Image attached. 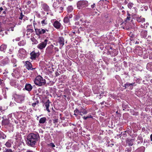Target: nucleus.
<instances>
[{"instance_id": "33", "label": "nucleus", "mask_w": 152, "mask_h": 152, "mask_svg": "<svg viewBox=\"0 0 152 152\" xmlns=\"http://www.w3.org/2000/svg\"><path fill=\"white\" fill-rule=\"evenodd\" d=\"M46 118L45 117H43L40 119L39 122L40 124H44L46 122Z\"/></svg>"}, {"instance_id": "51", "label": "nucleus", "mask_w": 152, "mask_h": 152, "mask_svg": "<svg viewBox=\"0 0 152 152\" xmlns=\"http://www.w3.org/2000/svg\"><path fill=\"white\" fill-rule=\"evenodd\" d=\"M39 102V101L38 100H36L35 102L32 103V105L33 107H35L38 104Z\"/></svg>"}, {"instance_id": "41", "label": "nucleus", "mask_w": 152, "mask_h": 152, "mask_svg": "<svg viewBox=\"0 0 152 152\" xmlns=\"http://www.w3.org/2000/svg\"><path fill=\"white\" fill-rule=\"evenodd\" d=\"M6 136L2 132L0 131V139H5Z\"/></svg>"}, {"instance_id": "4", "label": "nucleus", "mask_w": 152, "mask_h": 152, "mask_svg": "<svg viewBox=\"0 0 152 152\" xmlns=\"http://www.w3.org/2000/svg\"><path fill=\"white\" fill-rule=\"evenodd\" d=\"M27 54L25 50L21 48L18 51V56L20 58L23 59L27 57Z\"/></svg>"}, {"instance_id": "53", "label": "nucleus", "mask_w": 152, "mask_h": 152, "mask_svg": "<svg viewBox=\"0 0 152 152\" xmlns=\"http://www.w3.org/2000/svg\"><path fill=\"white\" fill-rule=\"evenodd\" d=\"M2 93L3 94V95L4 96V98H6V90L5 89H2Z\"/></svg>"}, {"instance_id": "11", "label": "nucleus", "mask_w": 152, "mask_h": 152, "mask_svg": "<svg viewBox=\"0 0 152 152\" xmlns=\"http://www.w3.org/2000/svg\"><path fill=\"white\" fill-rule=\"evenodd\" d=\"M147 35V31L146 30H142L140 33V36L142 38H146L147 41L151 38V36L148 35V37L146 38Z\"/></svg>"}, {"instance_id": "39", "label": "nucleus", "mask_w": 152, "mask_h": 152, "mask_svg": "<svg viewBox=\"0 0 152 152\" xmlns=\"http://www.w3.org/2000/svg\"><path fill=\"white\" fill-rule=\"evenodd\" d=\"M64 10V7H60L59 6L57 9H56L57 11H58L59 13H61Z\"/></svg>"}, {"instance_id": "14", "label": "nucleus", "mask_w": 152, "mask_h": 152, "mask_svg": "<svg viewBox=\"0 0 152 152\" xmlns=\"http://www.w3.org/2000/svg\"><path fill=\"white\" fill-rule=\"evenodd\" d=\"M15 101L18 103H20L24 100V97L21 95H17L15 98Z\"/></svg>"}, {"instance_id": "9", "label": "nucleus", "mask_w": 152, "mask_h": 152, "mask_svg": "<svg viewBox=\"0 0 152 152\" xmlns=\"http://www.w3.org/2000/svg\"><path fill=\"white\" fill-rule=\"evenodd\" d=\"M134 52L136 54L140 56L142 55L143 53L142 48L139 46H137L135 47Z\"/></svg>"}, {"instance_id": "6", "label": "nucleus", "mask_w": 152, "mask_h": 152, "mask_svg": "<svg viewBox=\"0 0 152 152\" xmlns=\"http://www.w3.org/2000/svg\"><path fill=\"white\" fill-rule=\"evenodd\" d=\"M15 138L16 140L15 143L16 145L20 146L22 144L23 140L21 135L19 134H17Z\"/></svg>"}, {"instance_id": "56", "label": "nucleus", "mask_w": 152, "mask_h": 152, "mask_svg": "<svg viewBox=\"0 0 152 152\" xmlns=\"http://www.w3.org/2000/svg\"><path fill=\"white\" fill-rule=\"evenodd\" d=\"M137 140L140 141V142H142L143 141L142 138L140 136H138L137 138Z\"/></svg>"}, {"instance_id": "42", "label": "nucleus", "mask_w": 152, "mask_h": 152, "mask_svg": "<svg viewBox=\"0 0 152 152\" xmlns=\"http://www.w3.org/2000/svg\"><path fill=\"white\" fill-rule=\"evenodd\" d=\"M11 61L12 63L13 64V66L15 67V66H16L17 65H16V64L17 62V61L16 59L13 58H12V59H11Z\"/></svg>"}, {"instance_id": "40", "label": "nucleus", "mask_w": 152, "mask_h": 152, "mask_svg": "<svg viewBox=\"0 0 152 152\" xmlns=\"http://www.w3.org/2000/svg\"><path fill=\"white\" fill-rule=\"evenodd\" d=\"M12 141L11 140H9L5 143L6 146L7 147H10L11 146Z\"/></svg>"}, {"instance_id": "2", "label": "nucleus", "mask_w": 152, "mask_h": 152, "mask_svg": "<svg viewBox=\"0 0 152 152\" xmlns=\"http://www.w3.org/2000/svg\"><path fill=\"white\" fill-rule=\"evenodd\" d=\"M34 83L36 85L41 86L46 83V80L40 75L37 76L34 79Z\"/></svg>"}, {"instance_id": "31", "label": "nucleus", "mask_w": 152, "mask_h": 152, "mask_svg": "<svg viewBox=\"0 0 152 152\" xmlns=\"http://www.w3.org/2000/svg\"><path fill=\"white\" fill-rule=\"evenodd\" d=\"M91 9H88L90 12H91L93 10H95L96 9V4L94 3H93L92 4H91Z\"/></svg>"}, {"instance_id": "21", "label": "nucleus", "mask_w": 152, "mask_h": 152, "mask_svg": "<svg viewBox=\"0 0 152 152\" xmlns=\"http://www.w3.org/2000/svg\"><path fill=\"white\" fill-rule=\"evenodd\" d=\"M41 7L42 9L46 12H49L50 10L49 6L46 4L44 3L42 4Z\"/></svg>"}, {"instance_id": "7", "label": "nucleus", "mask_w": 152, "mask_h": 152, "mask_svg": "<svg viewBox=\"0 0 152 152\" xmlns=\"http://www.w3.org/2000/svg\"><path fill=\"white\" fill-rule=\"evenodd\" d=\"M35 30L36 34L39 36L45 34L46 31L48 32V30L47 29H45L42 28H35Z\"/></svg>"}, {"instance_id": "58", "label": "nucleus", "mask_w": 152, "mask_h": 152, "mask_svg": "<svg viewBox=\"0 0 152 152\" xmlns=\"http://www.w3.org/2000/svg\"><path fill=\"white\" fill-rule=\"evenodd\" d=\"M31 33H29V32L28 33L27 32H26V37L28 38H29L31 36Z\"/></svg>"}, {"instance_id": "29", "label": "nucleus", "mask_w": 152, "mask_h": 152, "mask_svg": "<svg viewBox=\"0 0 152 152\" xmlns=\"http://www.w3.org/2000/svg\"><path fill=\"white\" fill-rule=\"evenodd\" d=\"M18 75V72L16 69H14L13 72L12 73V75L14 77H17Z\"/></svg>"}, {"instance_id": "44", "label": "nucleus", "mask_w": 152, "mask_h": 152, "mask_svg": "<svg viewBox=\"0 0 152 152\" xmlns=\"http://www.w3.org/2000/svg\"><path fill=\"white\" fill-rule=\"evenodd\" d=\"M10 84L11 86L13 87H15L16 86V82L14 80H10Z\"/></svg>"}, {"instance_id": "61", "label": "nucleus", "mask_w": 152, "mask_h": 152, "mask_svg": "<svg viewBox=\"0 0 152 152\" xmlns=\"http://www.w3.org/2000/svg\"><path fill=\"white\" fill-rule=\"evenodd\" d=\"M7 108L4 107L0 106V110L1 111H3L6 110Z\"/></svg>"}, {"instance_id": "45", "label": "nucleus", "mask_w": 152, "mask_h": 152, "mask_svg": "<svg viewBox=\"0 0 152 152\" xmlns=\"http://www.w3.org/2000/svg\"><path fill=\"white\" fill-rule=\"evenodd\" d=\"M18 45L20 46H23L26 44L25 40H22L18 43Z\"/></svg>"}, {"instance_id": "26", "label": "nucleus", "mask_w": 152, "mask_h": 152, "mask_svg": "<svg viewBox=\"0 0 152 152\" xmlns=\"http://www.w3.org/2000/svg\"><path fill=\"white\" fill-rule=\"evenodd\" d=\"M13 115L14 117L17 120H18L21 117V115L18 112H16L14 113L13 114Z\"/></svg>"}, {"instance_id": "59", "label": "nucleus", "mask_w": 152, "mask_h": 152, "mask_svg": "<svg viewBox=\"0 0 152 152\" xmlns=\"http://www.w3.org/2000/svg\"><path fill=\"white\" fill-rule=\"evenodd\" d=\"M4 31V30L3 31L2 30V29L1 28V27L0 25V32H1V33H0V34H1L2 35V36H3V35H4L3 31Z\"/></svg>"}, {"instance_id": "18", "label": "nucleus", "mask_w": 152, "mask_h": 152, "mask_svg": "<svg viewBox=\"0 0 152 152\" xmlns=\"http://www.w3.org/2000/svg\"><path fill=\"white\" fill-rule=\"evenodd\" d=\"M44 139L47 142H50L52 141V139L50 134L48 133H47L45 134Z\"/></svg>"}, {"instance_id": "47", "label": "nucleus", "mask_w": 152, "mask_h": 152, "mask_svg": "<svg viewBox=\"0 0 152 152\" xmlns=\"http://www.w3.org/2000/svg\"><path fill=\"white\" fill-rule=\"evenodd\" d=\"M19 110H20V112H22L23 111H24L26 109V106H23L21 107H19Z\"/></svg>"}, {"instance_id": "37", "label": "nucleus", "mask_w": 152, "mask_h": 152, "mask_svg": "<svg viewBox=\"0 0 152 152\" xmlns=\"http://www.w3.org/2000/svg\"><path fill=\"white\" fill-rule=\"evenodd\" d=\"M46 17L44 18L43 20L41 21V23L42 26H44L47 24V21Z\"/></svg>"}, {"instance_id": "5", "label": "nucleus", "mask_w": 152, "mask_h": 152, "mask_svg": "<svg viewBox=\"0 0 152 152\" xmlns=\"http://www.w3.org/2000/svg\"><path fill=\"white\" fill-rule=\"evenodd\" d=\"M88 5V2L86 0L80 1H78L77 3V8L79 9L86 7Z\"/></svg>"}, {"instance_id": "8", "label": "nucleus", "mask_w": 152, "mask_h": 152, "mask_svg": "<svg viewBox=\"0 0 152 152\" xmlns=\"http://www.w3.org/2000/svg\"><path fill=\"white\" fill-rule=\"evenodd\" d=\"M48 40L45 39L44 40V41L38 44L37 46V48L40 50H43L46 46L47 44Z\"/></svg>"}, {"instance_id": "17", "label": "nucleus", "mask_w": 152, "mask_h": 152, "mask_svg": "<svg viewBox=\"0 0 152 152\" xmlns=\"http://www.w3.org/2000/svg\"><path fill=\"white\" fill-rule=\"evenodd\" d=\"M9 61L10 60L7 57L1 61L0 65L1 66H5L7 64Z\"/></svg>"}, {"instance_id": "60", "label": "nucleus", "mask_w": 152, "mask_h": 152, "mask_svg": "<svg viewBox=\"0 0 152 152\" xmlns=\"http://www.w3.org/2000/svg\"><path fill=\"white\" fill-rule=\"evenodd\" d=\"M133 4L132 3H129L128 4V7L129 9H131L133 6Z\"/></svg>"}, {"instance_id": "35", "label": "nucleus", "mask_w": 152, "mask_h": 152, "mask_svg": "<svg viewBox=\"0 0 152 152\" xmlns=\"http://www.w3.org/2000/svg\"><path fill=\"white\" fill-rule=\"evenodd\" d=\"M7 48V46L5 45H2L0 47V50L1 51L5 52Z\"/></svg>"}, {"instance_id": "55", "label": "nucleus", "mask_w": 152, "mask_h": 152, "mask_svg": "<svg viewBox=\"0 0 152 152\" xmlns=\"http://www.w3.org/2000/svg\"><path fill=\"white\" fill-rule=\"evenodd\" d=\"M80 18V17L79 15H76L74 18V20L75 21L78 20Z\"/></svg>"}, {"instance_id": "57", "label": "nucleus", "mask_w": 152, "mask_h": 152, "mask_svg": "<svg viewBox=\"0 0 152 152\" xmlns=\"http://www.w3.org/2000/svg\"><path fill=\"white\" fill-rule=\"evenodd\" d=\"M33 31V29L32 28H27L26 32L28 33L29 32V33H31Z\"/></svg>"}, {"instance_id": "16", "label": "nucleus", "mask_w": 152, "mask_h": 152, "mask_svg": "<svg viewBox=\"0 0 152 152\" xmlns=\"http://www.w3.org/2000/svg\"><path fill=\"white\" fill-rule=\"evenodd\" d=\"M30 55L31 59L34 60H35L36 58L38 57L39 56V54L38 53H35L34 51L30 53Z\"/></svg>"}, {"instance_id": "22", "label": "nucleus", "mask_w": 152, "mask_h": 152, "mask_svg": "<svg viewBox=\"0 0 152 152\" xmlns=\"http://www.w3.org/2000/svg\"><path fill=\"white\" fill-rule=\"evenodd\" d=\"M19 19L20 20H23V22L28 20V18L23 15L22 12L20 13V15L19 17Z\"/></svg>"}, {"instance_id": "52", "label": "nucleus", "mask_w": 152, "mask_h": 152, "mask_svg": "<svg viewBox=\"0 0 152 152\" xmlns=\"http://www.w3.org/2000/svg\"><path fill=\"white\" fill-rule=\"evenodd\" d=\"M148 52L149 53V58L152 59V50H148Z\"/></svg>"}, {"instance_id": "27", "label": "nucleus", "mask_w": 152, "mask_h": 152, "mask_svg": "<svg viewBox=\"0 0 152 152\" xmlns=\"http://www.w3.org/2000/svg\"><path fill=\"white\" fill-rule=\"evenodd\" d=\"M47 143V147L50 148L54 149V148L56 146L55 144L52 142H48Z\"/></svg>"}, {"instance_id": "19", "label": "nucleus", "mask_w": 152, "mask_h": 152, "mask_svg": "<svg viewBox=\"0 0 152 152\" xmlns=\"http://www.w3.org/2000/svg\"><path fill=\"white\" fill-rule=\"evenodd\" d=\"M85 56L87 58L91 61H92L94 60V55L91 54V53L90 52L86 54Z\"/></svg>"}, {"instance_id": "50", "label": "nucleus", "mask_w": 152, "mask_h": 152, "mask_svg": "<svg viewBox=\"0 0 152 152\" xmlns=\"http://www.w3.org/2000/svg\"><path fill=\"white\" fill-rule=\"evenodd\" d=\"M31 41L34 43V44H37L38 43V41L37 40L34 38V37H31Z\"/></svg>"}, {"instance_id": "38", "label": "nucleus", "mask_w": 152, "mask_h": 152, "mask_svg": "<svg viewBox=\"0 0 152 152\" xmlns=\"http://www.w3.org/2000/svg\"><path fill=\"white\" fill-rule=\"evenodd\" d=\"M110 54L112 56H114L117 55V52L116 50H114L112 51H110Z\"/></svg>"}, {"instance_id": "64", "label": "nucleus", "mask_w": 152, "mask_h": 152, "mask_svg": "<svg viewBox=\"0 0 152 152\" xmlns=\"http://www.w3.org/2000/svg\"><path fill=\"white\" fill-rule=\"evenodd\" d=\"M5 152H12V151L11 149H7L6 150Z\"/></svg>"}, {"instance_id": "54", "label": "nucleus", "mask_w": 152, "mask_h": 152, "mask_svg": "<svg viewBox=\"0 0 152 152\" xmlns=\"http://www.w3.org/2000/svg\"><path fill=\"white\" fill-rule=\"evenodd\" d=\"M89 118H93V117L91 115H88V116H87L86 117L84 116L83 117L84 119L85 120H86L87 119Z\"/></svg>"}, {"instance_id": "20", "label": "nucleus", "mask_w": 152, "mask_h": 152, "mask_svg": "<svg viewBox=\"0 0 152 152\" xmlns=\"http://www.w3.org/2000/svg\"><path fill=\"white\" fill-rule=\"evenodd\" d=\"M26 68L28 70H33L36 69L35 68L32 67V65L31 62L26 61Z\"/></svg>"}, {"instance_id": "28", "label": "nucleus", "mask_w": 152, "mask_h": 152, "mask_svg": "<svg viewBox=\"0 0 152 152\" xmlns=\"http://www.w3.org/2000/svg\"><path fill=\"white\" fill-rule=\"evenodd\" d=\"M50 102L49 101V99L47 100V102H45V106L46 108V110L49 112H50V110L49 109V107L50 106Z\"/></svg>"}, {"instance_id": "12", "label": "nucleus", "mask_w": 152, "mask_h": 152, "mask_svg": "<svg viewBox=\"0 0 152 152\" xmlns=\"http://www.w3.org/2000/svg\"><path fill=\"white\" fill-rule=\"evenodd\" d=\"M135 84V83L134 82L132 83L127 82L124 84L123 87H124L125 89H128L131 90L133 89V86Z\"/></svg>"}, {"instance_id": "25", "label": "nucleus", "mask_w": 152, "mask_h": 152, "mask_svg": "<svg viewBox=\"0 0 152 152\" xmlns=\"http://www.w3.org/2000/svg\"><path fill=\"white\" fill-rule=\"evenodd\" d=\"M25 88L26 90L28 91H30L32 89V87L30 84L26 83L25 86Z\"/></svg>"}, {"instance_id": "48", "label": "nucleus", "mask_w": 152, "mask_h": 152, "mask_svg": "<svg viewBox=\"0 0 152 152\" xmlns=\"http://www.w3.org/2000/svg\"><path fill=\"white\" fill-rule=\"evenodd\" d=\"M59 3H57L56 2H54L53 4V7L56 10L59 6Z\"/></svg>"}, {"instance_id": "1", "label": "nucleus", "mask_w": 152, "mask_h": 152, "mask_svg": "<svg viewBox=\"0 0 152 152\" xmlns=\"http://www.w3.org/2000/svg\"><path fill=\"white\" fill-rule=\"evenodd\" d=\"M39 139L40 137L38 133H31L27 137V143L28 145L33 147Z\"/></svg>"}, {"instance_id": "30", "label": "nucleus", "mask_w": 152, "mask_h": 152, "mask_svg": "<svg viewBox=\"0 0 152 152\" xmlns=\"http://www.w3.org/2000/svg\"><path fill=\"white\" fill-rule=\"evenodd\" d=\"M147 69L151 71H152V62L148 63L146 66Z\"/></svg>"}, {"instance_id": "43", "label": "nucleus", "mask_w": 152, "mask_h": 152, "mask_svg": "<svg viewBox=\"0 0 152 152\" xmlns=\"http://www.w3.org/2000/svg\"><path fill=\"white\" fill-rule=\"evenodd\" d=\"M83 21L84 20L83 19H81L79 21L76 22L75 23V25H83Z\"/></svg>"}, {"instance_id": "34", "label": "nucleus", "mask_w": 152, "mask_h": 152, "mask_svg": "<svg viewBox=\"0 0 152 152\" xmlns=\"http://www.w3.org/2000/svg\"><path fill=\"white\" fill-rule=\"evenodd\" d=\"M145 148L143 146H141L136 150V152H144Z\"/></svg>"}, {"instance_id": "36", "label": "nucleus", "mask_w": 152, "mask_h": 152, "mask_svg": "<svg viewBox=\"0 0 152 152\" xmlns=\"http://www.w3.org/2000/svg\"><path fill=\"white\" fill-rule=\"evenodd\" d=\"M148 50H147L145 51H144V55L143 56V58H147L148 55H149V53L148 52Z\"/></svg>"}, {"instance_id": "63", "label": "nucleus", "mask_w": 152, "mask_h": 152, "mask_svg": "<svg viewBox=\"0 0 152 152\" xmlns=\"http://www.w3.org/2000/svg\"><path fill=\"white\" fill-rule=\"evenodd\" d=\"M132 150V148L131 147H129V148H126V151H127V152H131Z\"/></svg>"}, {"instance_id": "49", "label": "nucleus", "mask_w": 152, "mask_h": 152, "mask_svg": "<svg viewBox=\"0 0 152 152\" xmlns=\"http://www.w3.org/2000/svg\"><path fill=\"white\" fill-rule=\"evenodd\" d=\"M0 85L2 87H4L5 86L4 81L0 78Z\"/></svg>"}, {"instance_id": "13", "label": "nucleus", "mask_w": 152, "mask_h": 152, "mask_svg": "<svg viewBox=\"0 0 152 152\" xmlns=\"http://www.w3.org/2000/svg\"><path fill=\"white\" fill-rule=\"evenodd\" d=\"M5 116L3 117V120L1 122V124L2 125L4 126H10L11 124L8 118H4Z\"/></svg>"}, {"instance_id": "23", "label": "nucleus", "mask_w": 152, "mask_h": 152, "mask_svg": "<svg viewBox=\"0 0 152 152\" xmlns=\"http://www.w3.org/2000/svg\"><path fill=\"white\" fill-rule=\"evenodd\" d=\"M66 10L67 12V14H69V13H71V14H72L73 7L71 5H69L66 7Z\"/></svg>"}, {"instance_id": "32", "label": "nucleus", "mask_w": 152, "mask_h": 152, "mask_svg": "<svg viewBox=\"0 0 152 152\" xmlns=\"http://www.w3.org/2000/svg\"><path fill=\"white\" fill-rule=\"evenodd\" d=\"M148 42H147V44L149 45L148 47L147 50H152V42L150 40L148 41Z\"/></svg>"}, {"instance_id": "62", "label": "nucleus", "mask_w": 152, "mask_h": 152, "mask_svg": "<svg viewBox=\"0 0 152 152\" xmlns=\"http://www.w3.org/2000/svg\"><path fill=\"white\" fill-rule=\"evenodd\" d=\"M128 15L129 16L127 17L126 18V20H125V21H127L128 20H129L130 19V17L129 16L130 15L128 13Z\"/></svg>"}, {"instance_id": "24", "label": "nucleus", "mask_w": 152, "mask_h": 152, "mask_svg": "<svg viewBox=\"0 0 152 152\" xmlns=\"http://www.w3.org/2000/svg\"><path fill=\"white\" fill-rule=\"evenodd\" d=\"M135 19L139 23H143L145 21V18H143L141 16L140 17H136Z\"/></svg>"}, {"instance_id": "3", "label": "nucleus", "mask_w": 152, "mask_h": 152, "mask_svg": "<svg viewBox=\"0 0 152 152\" xmlns=\"http://www.w3.org/2000/svg\"><path fill=\"white\" fill-rule=\"evenodd\" d=\"M51 22L52 23L53 26L56 28L60 30H61L63 26L59 21L56 19H52L51 20Z\"/></svg>"}, {"instance_id": "10", "label": "nucleus", "mask_w": 152, "mask_h": 152, "mask_svg": "<svg viewBox=\"0 0 152 152\" xmlns=\"http://www.w3.org/2000/svg\"><path fill=\"white\" fill-rule=\"evenodd\" d=\"M73 15L72 14H67L66 16L64 18L63 22L65 23H68V25H70L69 19L72 18Z\"/></svg>"}, {"instance_id": "15", "label": "nucleus", "mask_w": 152, "mask_h": 152, "mask_svg": "<svg viewBox=\"0 0 152 152\" xmlns=\"http://www.w3.org/2000/svg\"><path fill=\"white\" fill-rule=\"evenodd\" d=\"M58 42L60 44L59 48L61 49L64 44V39L62 37H59L58 39Z\"/></svg>"}, {"instance_id": "46", "label": "nucleus", "mask_w": 152, "mask_h": 152, "mask_svg": "<svg viewBox=\"0 0 152 152\" xmlns=\"http://www.w3.org/2000/svg\"><path fill=\"white\" fill-rule=\"evenodd\" d=\"M87 113V110L84 109L82 108L80 110V113H82L83 114H86Z\"/></svg>"}]
</instances>
